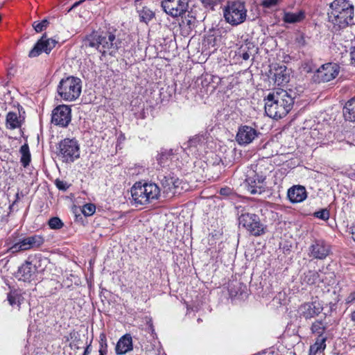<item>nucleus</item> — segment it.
Here are the masks:
<instances>
[{"instance_id": "c85d7f7f", "label": "nucleus", "mask_w": 355, "mask_h": 355, "mask_svg": "<svg viewBox=\"0 0 355 355\" xmlns=\"http://www.w3.org/2000/svg\"><path fill=\"white\" fill-rule=\"evenodd\" d=\"M343 115L346 120L355 122V98L346 103L343 108Z\"/></svg>"}, {"instance_id": "b1692460", "label": "nucleus", "mask_w": 355, "mask_h": 355, "mask_svg": "<svg viewBox=\"0 0 355 355\" xmlns=\"http://www.w3.org/2000/svg\"><path fill=\"white\" fill-rule=\"evenodd\" d=\"M270 73H273L275 83L277 85H284L290 80L291 68H274V71L270 69Z\"/></svg>"}, {"instance_id": "423d86ee", "label": "nucleus", "mask_w": 355, "mask_h": 355, "mask_svg": "<svg viewBox=\"0 0 355 355\" xmlns=\"http://www.w3.org/2000/svg\"><path fill=\"white\" fill-rule=\"evenodd\" d=\"M225 21L232 26H238L245 21L247 10L244 3L241 1L228 2L223 9Z\"/></svg>"}, {"instance_id": "37998d69", "label": "nucleus", "mask_w": 355, "mask_h": 355, "mask_svg": "<svg viewBox=\"0 0 355 355\" xmlns=\"http://www.w3.org/2000/svg\"><path fill=\"white\" fill-rule=\"evenodd\" d=\"M55 184L57 188L61 191H66L69 187V184L67 182L59 179L55 180Z\"/></svg>"}, {"instance_id": "2eb2a0df", "label": "nucleus", "mask_w": 355, "mask_h": 355, "mask_svg": "<svg viewBox=\"0 0 355 355\" xmlns=\"http://www.w3.org/2000/svg\"><path fill=\"white\" fill-rule=\"evenodd\" d=\"M58 42L52 38H47L46 34L37 42L33 48L29 51V58H35L39 56L42 53L44 52L49 54L51 51L55 46Z\"/></svg>"}, {"instance_id": "c9c22d12", "label": "nucleus", "mask_w": 355, "mask_h": 355, "mask_svg": "<svg viewBox=\"0 0 355 355\" xmlns=\"http://www.w3.org/2000/svg\"><path fill=\"white\" fill-rule=\"evenodd\" d=\"M48 224L50 228L53 230H60L64 225L62 221L58 217H53L50 218Z\"/></svg>"}, {"instance_id": "0eeeda50", "label": "nucleus", "mask_w": 355, "mask_h": 355, "mask_svg": "<svg viewBox=\"0 0 355 355\" xmlns=\"http://www.w3.org/2000/svg\"><path fill=\"white\" fill-rule=\"evenodd\" d=\"M58 156L63 162H73L80 156V148L75 139H64L59 143Z\"/></svg>"}, {"instance_id": "5701e85b", "label": "nucleus", "mask_w": 355, "mask_h": 355, "mask_svg": "<svg viewBox=\"0 0 355 355\" xmlns=\"http://www.w3.org/2000/svg\"><path fill=\"white\" fill-rule=\"evenodd\" d=\"M287 196L291 202L298 203L306 198L307 193L304 187L295 185L288 190Z\"/></svg>"}, {"instance_id": "f8f14e48", "label": "nucleus", "mask_w": 355, "mask_h": 355, "mask_svg": "<svg viewBox=\"0 0 355 355\" xmlns=\"http://www.w3.org/2000/svg\"><path fill=\"white\" fill-rule=\"evenodd\" d=\"M188 0H164L161 6L164 11L173 17L182 15L188 9Z\"/></svg>"}, {"instance_id": "a18cd8bd", "label": "nucleus", "mask_w": 355, "mask_h": 355, "mask_svg": "<svg viewBox=\"0 0 355 355\" xmlns=\"http://www.w3.org/2000/svg\"><path fill=\"white\" fill-rule=\"evenodd\" d=\"M296 42L300 46H304L306 45V37L303 34L300 35L296 37Z\"/></svg>"}, {"instance_id": "f3484780", "label": "nucleus", "mask_w": 355, "mask_h": 355, "mask_svg": "<svg viewBox=\"0 0 355 355\" xmlns=\"http://www.w3.org/2000/svg\"><path fill=\"white\" fill-rule=\"evenodd\" d=\"M322 310V304L315 301L302 304L299 308V313L301 317L309 320L318 316Z\"/></svg>"}, {"instance_id": "f257e3e1", "label": "nucleus", "mask_w": 355, "mask_h": 355, "mask_svg": "<svg viewBox=\"0 0 355 355\" xmlns=\"http://www.w3.org/2000/svg\"><path fill=\"white\" fill-rule=\"evenodd\" d=\"M295 96V92L291 89L278 88L273 90L264 99L266 114L274 119L284 117L292 110Z\"/></svg>"}, {"instance_id": "7ed1b4c3", "label": "nucleus", "mask_w": 355, "mask_h": 355, "mask_svg": "<svg viewBox=\"0 0 355 355\" xmlns=\"http://www.w3.org/2000/svg\"><path fill=\"white\" fill-rule=\"evenodd\" d=\"M329 22L335 31L343 29L354 24V6L349 0H334L330 3Z\"/></svg>"}, {"instance_id": "de8ad7c7", "label": "nucleus", "mask_w": 355, "mask_h": 355, "mask_svg": "<svg viewBox=\"0 0 355 355\" xmlns=\"http://www.w3.org/2000/svg\"><path fill=\"white\" fill-rule=\"evenodd\" d=\"M355 301V291H353L349 294L345 299V303L349 304Z\"/></svg>"}, {"instance_id": "2f4dec72", "label": "nucleus", "mask_w": 355, "mask_h": 355, "mask_svg": "<svg viewBox=\"0 0 355 355\" xmlns=\"http://www.w3.org/2000/svg\"><path fill=\"white\" fill-rule=\"evenodd\" d=\"M8 300L9 302V304L14 306H19V305L21 304V302L23 299L21 295L19 293V292H18L17 291H11L8 294Z\"/></svg>"}, {"instance_id": "ddd939ff", "label": "nucleus", "mask_w": 355, "mask_h": 355, "mask_svg": "<svg viewBox=\"0 0 355 355\" xmlns=\"http://www.w3.org/2000/svg\"><path fill=\"white\" fill-rule=\"evenodd\" d=\"M245 184L251 194H261L265 191V177L254 171H250L245 179Z\"/></svg>"}, {"instance_id": "58836bf2", "label": "nucleus", "mask_w": 355, "mask_h": 355, "mask_svg": "<svg viewBox=\"0 0 355 355\" xmlns=\"http://www.w3.org/2000/svg\"><path fill=\"white\" fill-rule=\"evenodd\" d=\"M96 211V207L94 204L87 203L83 205L82 212L86 216H92Z\"/></svg>"}, {"instance_id": "1a4fd4ad", "label": "nucleus", "mask_w": 355, "mask_h": 355, "mask_svg": "<svg viewBox=\"0 0 355 355\" xmlns=\"http://www.w3.org/2000/svg\"><path fill=\"white\" fill-rule=\"evenodd\" d=\"M44 238L38 234L19 238L16 243L8 249L11 253L26 251L31 249H37L44 243Z\"/></svg>"}, {"instance_id": "473e14b6", "label": "nucleus", "mask_w": 355, "mask_h": 355, "mask_svg": "<svg viewBox=\"0 0 355 355\" xmlns=\"http://www.w3.org/2000/svg\"><path fill=\"white\" fill-rule=\"evenodd\" d=\"M20 153L21 155V162L22 165L26 167L31 162V154L28 146L27 144H24L21 146Z\"/></svg>"}, {"instance_id": "6ab92c4d", "label": "nucleus", "mask_w": 355, "mask_h": 355, "mask_svg": "<svg viewBox=\"0 0 355 355\" xmlns=\"http://www.w3.org/2000/svg\"><path fill=\"white\" fill-rule=\"evenodd\" d=\"M37 271L36 265L32 261H25L21 266L19 267L15 277L20 281L30 282L35 275Z\"/></svg>"}, {"instance_id": "c756f323", "label": "nucleus", "mask_w": 355, "mask_h": 355, "mask_svg": "<svg viewBox=\"0 0 355 355\" xmlns=\"http://www.w3.org/2000/svg\"><path fill=\"white\" fill-rule=\"evenodd\" d=\"M6 128L10 130L20 127V120L16 112H9L6 115Z\"/></svg>"}, {"instance_id": "3c124183", "label": "nucleus", "mask_w": 355, "mask_h": 355, "mask_svg": "<svg viewBox=\"0 0 355 355\" xmlns=\"http://www.w3.org/2000/svg\"><path fill=\"white\" fill-rule=\"evenodd\" d=\"M351 319L352 321L355 322V311L352 313Z\"/></svg>"}, {"instance_id": "4be33fe9", "label": "nucleus", "mask_w": 355, "mask_h": 355, "mask_svg": "<svg viewBox=\"0 0 355 355\" xmlns=\"http://www.w3.org/2000/svg\"><path fill=\"white\" fill-rule=\"evenodd\" d=\"M133 349L132 338L130 334L121 336L115 347L116 355H125Z\"/></svg>"}, {"instance_id": "09e8293b", "label": "nucleus", "mask_w": 355, "mask_h": 355, "mask_svg": "<svg viewBox=\"0 0 355 355\" xmlns=\"http://www.w3.org/2000/svg\"><path fill=\"white\" fill-rule=\"evenodd\" d=\"M92 352V348H91V345L89 344L88 345H87V347H85V350H84V352H83V354L85 355H89Z\"/></svg>"}, {"instance_id": "412c9836", "label": "nucleus", "mask_w": 355, "mask_h": 355, "mask_svg": "<svg viewBox=\"0 0 355 355\" xmlns=\"http://www.w3.org/2000/svg\"><path fill=\"white\" fill-rule=\"evenodd\" d=\"M135 6L141 22L148 24L155 17V12L142 3V0H135Z\"/></svg>"}, {"instance_id": "4468645a", "label": "nucleus", "mask_w": 355, "mask_h": 355, "mask_svg": "<svg viewBox=\"0 0 355 355\" xmlns=\"http://www.w3.org/2000/svg\"><path fill=\"white\" fill-rule=\"evenodd\" d=\"M58 42L52 38H47L46 34L37 42L33 48L29 51V58H35L39 56L42 53L44 52L49 54L51 51L55 46Z\"/></svg>"}, {"instance_id": "ea45409f", "label": "nucleus", "mask_w": 355, "mask_h": 355, "mask_svg": "<svg viewBox=\"0 0 355 355\" xmlns=\"http://www.w3.org/2000/svg\"><path fill=\"white\" fill-rule=\"evenodd\" d=\"M314 216L323 220H327L329 218V211L327 209H322L314 213Z\"/></svg>"}, {"instance_id": "cd10ccee", "label": "nucleus", "mask_w": 355, "mask_h": 355, "mask_svg": "<svg viewBox=\"0 0 355 355\" xmlns=\"http://www.w3.org/2000/svg\"><path fill=\"white\" fill-rule=\"evenodd\" d=\"M327 337H317L315 343L310 346L309 355L321 354L326 348Z\"/></svg>"}, {"instance_id": "aec40b11", "label": "nucleus", "mask_w": 355, "mask_h": 355, "mask_svg": "<svg viewBox=\"0 0 355 355\" xmlns=\"http://www.w3.org/2000/svg\"><path fill=\"white\" fill-rule=\"evenodd\" d=\"M339 73V68H317L312 79L315 83L329 82Z\"/></svg>"}, {"instance_id": "a19ab883", "label": "nucleus", "mask_w": 355, "mask_h": 355, "mask_svg": "<svg viewBox=\"0 0 355 355\" xmlns=\"http://www.w3.org/2000/svg\"><path fill=\"white\" fill-rule=\"evenodd\" d=\"M170 156H171V154L169 152H168V151L162 152L159 155L158 158H157L158 163L160 164V166H164L166 164L167 161L169 159Z\"/></svg>"}, {"instance_id": "e433bc0d", "label": "nucleus", "mask_w": 355, "mask_h": 355, "mask_svg": "<svg viewBox=\"0 0 355 355\" xmlns=\"http://www.w3.org/2000/svg\"><path fill=\"white\" fill-rule=\"evenodd\" d=\"M49 22L47 19H44L42 21H34L33 24V27L34 28L35 31L37 33L42 32L43 30H44L47 26L49 25Z\"/></svg>"}, {"instance_id": "8fccbe9b", "label": "nucleus", "mask_w": 355, "mask_h": 355, "mask_svg": "<svg viewBox=\"0 0 355 355\" xmlns=\"http://www.w3.org/2000/svg\"><path fill=\"white\" fill-rule=\"evenodd\" d=\"M351 55H352V64H354L355 67V50H353L351 52Z\"/></svg>"}, {"instance_id": "9b49d317", "label": "nucleus", "mask_w": 355, "mask_h": 355, "mask_svg": "<svg viewBox=\"0 0 355 355\" xmlns=\"http://www.w3.org/2000/svg\"><path fill=\"white\" fill-rule=\"evenodd\" d=\"M71 121L70 106L60 105L54 108L51 114V122L58 126L66 128Z\"/></svg>"}, {"instance_id": "20e7f679", "label": "nucleus", "mask_w": 355, "mask_h": 355, "mask_svg": "<svg viewBox=\"0 0 355 355\" xmlns=\"http://www.w3.org/2000/svg\"><path fill=\"white\" fill-rule=\"evenodd\" d=\"M160 191L155 183L137 182L131 188L132 202L136 206L148 205L159 198Z\"/></svg>"}, {"instance_id": "a211bd4d", "label": "nucleus", "mask_w": 355, "mask_h": 355, "mask_svg": "<svg viewBox=\"0 0 355 355\" xmlns=\"http://www.w3.org/2000/svg\"><path fill=\"white\" fill-rule=\"evenodd\" d=\"M330 252V246L322 240H316L309 247V256L317 259H325Z\"/></svg>"}, {"instance_id": "864d4df0", "label": "nucleus", "mask_w": 355, "mask_h": 355, "mask_svg": "<svg viewBox=\"0 0 355 355\" xmlns=\"http://www.w3.org/2000/svg\"><path fill=\"white\" fill-rule=\"evenodd\" d=\"M353 50H355V46L354 47Z\"/></svg>"}, {"instance_id": "a878e982", "label": "nucleus", "mask_w": 355, "mask_h": 355, "mask_svg": "<svg viewBox=\"0 0 355 355\" xmlns=\"http://www.w3.org/2000/svg\"><path fill=\"white\" fill-rule=\"evenodd\" d=\"M220 38L216 36L214 34L209 33L206 35L202 41V48L205 50H209L214 52L216 49V46L218 45Z\"/></svg>"}, {"instance_id": "79ce46f5", "label": "nucleus", "mask_w": 355, "mask_h": 355, "mask_svg": "<svg viewBox=\"0 0 355 355\" xmlns=\"http://www.w3.org/2000/svg\"><path fill=\"white\" fill-rule=\"evenodd\" d=\"M101 338V348L99 349V355H105L106 354V348H107V340L105 335L103 334H101L100 336Z\"/></svg>"}, {"instance_id": "39448f33", "label": "nucleus", "mask_w": 355, "mask_h": 355, "mask_svg": "<svg viewBox=\"0 0 355 355\" xmlns=\"http://www.w3.org/2000/svg\"><path fill=\"white\" fill-rule=\"evenodd\" d=\"M82 81L74 76L62 79L58 87L60 96L65 101L76 100L81 94Z\"/></svg>"}, {"instance_id": "393cba45", "label": "nucleus", "mask_w": 355, "mask_h": 355, "mask_svg": "<svg viewBox=\"0 0 355 355\" xmlns=\"http://www.w3.org/2000/svg\"><path fill=\"white\" fill-rule=\"evenodd\" d=\"M204 141L202 136L196 135L184 144L186 146L184 149L188 155H196L197 152L202 146Z\"/></svg>"}, {"instance_id": "c03bdc74", "label": "nucleus", "mask_w": 355, "mask_h": 355, "mask_svg": "<svg viewBox=\"0 0 355 355\" xmlns=\"http://www.w3.org/2000/svg\"><path fill=\"white\" fill-rule=\"evenodd\" d=\"M205 6H214L221 2V0H200Z\"/></svg>"}, {"instance_id": "dca6fc26", "label": "nucleus", "mask_w": 355, "mask_h": 355, "mask_svg": "<svg viewBox=\"0 0 355 355\" xmlns=\"http://www.w3.org/2000/svg\"><path fill=\"white\" fill-rule=\"evenodd\" d=\"M259 134L255 128L251 126L241 125L237 132L236 140L239 145H248L258 137Z\"/></svg>"}, {"instance_id": "7c9ffc66", "label": "nucleus", "mask_w": 355, "mask_h": 355, "mask_svg": "<svg viewBox=\"0 0 355 355\" xmlns=\"http://www.w3.org/2000/svg\"><path fill=\"white\" fill-rule=\"evenodd\" d=\"M327 329L326 324L322 320H315L311 327V333L318 336V337H327L324 335Z\"/></svg>"}, {"instance_id": "49530a36", "label": "nucleus", "mask_w": 355, "mask_h": 355, "mask_svg": "<svg viewBox=\"0 0 355 355\" xmlns=\"http://www.w3.org/2000/svg\"><path fill=\"white\" fill-rule=\"evenodd\" d=\"M232 190L230 187H224L220 189V194L225 196H228L232 194Z\"/></svg>"}, {"instance_id": "f03ea898", "label": "nucleus", "mask_w": 355, "mask_h": 355, "mask_svg": "<svg viewBox=\"0 0 355 355\" xmlns=\"http://www.w3.org/2000/svg\"><path fill=\"white\" fill-rule=\"evenodd\" d=\"M83 46L95 49L103 55H114L121 46V40L112 32L93 31L83 39Z\"/></svg>"}, {"instance_id": "bb28decb", "label": "nucleus", "mask_w": 355, "mask_h": 355, "mask_svg": "<svg viewBox=\"0 0 355 355\" xmlns=\"http://www.w3.org/2000/svg\"><path fill=\"white\" fill-rule=\"evenodd\" d=\"M305 18V12L300 10L297 12H285L283 15V21L287 24L299 23Z\"/></svg>"}, {"instance_id": "72a5a7b5", "label": "nucleus", "mask_w": 355, "mask_h": 355, "mask_svg": "<svg viewBox=\"0 0 355 355\" xmlns=\"http://www.w3.org/2000/svg\"><path fill=\"white\" fill-rule=\"evenodd\" d=\"M254 48V46L252 44H247L245 46H242L239 52V56L244 60H248L250 55H252V52L255 51Z\"/></svg>"}, {"instance_id": "9d476101", "label": "nucleus", "mask_w": 355, "mask_h": 355, "mask_svg": "<svg viewBox=\"0 0 355 355\" xmlns=\"http://www.w3.org/2000/svg\"><path fill=\"white\" fill-rule=\"evenodd\" d=\"M164 194L167 197H172L177 193H180L184 189V182L178 177L169 174L164 176L160 180Z\"/></svg>"}, {"instance_id": "6e6552de", "label": "nucleus", "mask_w": 355, "mask_h": 355, "mask_svg": "<svg viewBox=\"0 0 355 355\" xmlns=\"http://www.w3.org/2000/svg\"><path fill=\"white\" fill-rule=\"evenodd\" d=\"M239 224L251 235L259 236L265 233V226L261 223L259 217L251 213L242 214L239 217Z\"/></svg>"}, {"instance_id": "603ef678", "label": "nucleus", "mask_w": 355, "mask_h": 355, "mask_svg": "<svg viewBox=\"0 0 355 355\" xmlns=\"http://www.w3.org/2000/svg\"><path fill=\"white\" fill-rule=\"evenodd\" d=\"M329 63H327V64H321L320 67H327V65H329Z\"/></svg>"}, {"instance_id": "4c0bfd02", "label": "nucleus", "mask_w": 355, "mask_h": 355, "mask_svg": "<svg viewBox=\"0 0 355 355\" xmlns=\"http://www.w3.org/2000/svg\"><path fill=\"white\" fill-rule=\"evenodd\" d=\"M281 0H263L261 6L266 9H272L278 6Z\"/></svg>"}, {"instance_id": "f704fd0d", "label": "nucleus", "mask_w": 355, "mask_h": 355, "mask_svg": "<svg viewBox=\"0 0 355 355\" xmlns=\"http://www.w3.org/2000/svg\"><path fill=\"white\" fill-rule=\"evenodd\" d=\"M319 277V274L318 272L315 270H309L308 272L304 273V282H305L308 284H313L316 282L317 279Z\"/></svg>"}]
</instances>
